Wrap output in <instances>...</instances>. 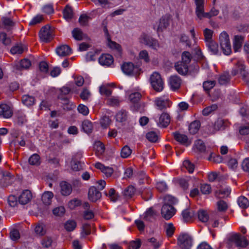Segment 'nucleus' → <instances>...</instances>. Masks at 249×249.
Listing matches in <instances>:
<instances>
[{"label":"nucleus","instance_id":"1","mask_svg":"<svg viewBox=\"0 0 249 249\" xmlns=\"http://www.w3.org/2000/svg\"><path fill=\"white\" fill-rule=\"evenodd\" d=\"M196 6L195 13L199 19L203 18H210L212 17L217 16L219 14V10L213 7L209 12H204V0H195Z\"/></svg>","mask_w":249,"mask_h":249},{"label":"nucleus","instance_id":"2","mask_svg":"<svg viewBox=\"0 0 249 249\" xmlns=\"http://www.w3.org/2000/svg\"><path fill=\"white\" fill-rule=\"evenodd\" d=\"M150 82L152 88L157 92H160L163 90L164 84L159 73L153 72L150 76Z\"/></svg>","mask_w":249,"mask_h":249},{"label":"nucleus","instance_id":"3","mask_svg":"<svg viewBox=\"0 0 249 249\" xmlns=\"http://www.w3.org/2000/svg\"><path fill=\"white\" fill-rule=\"evenodd\" d=\"M219 42L223 53L229 55L231 52V45L228 34L223 31L219 36Z\"/></svg>","mask_w":249,"mask_h":249},{"label":"nucleus","instance_id":"4","mask_svg":"<svg viewBox=\"0 0 249 249\" xmlns=\"http://www.w3.org/2000/svg\"><path fill=\"white\" fill-rule=\"evenodd\" d=\"M193 239L191 236L187 233H181L178 238V244L184 249H190L192 246Z\"/></svg>","mask_w":249,"mask_h":249},{"label":"nucleus","instance_id":"5","mask_svg":"<svg viewBox=\"0 0 249 249\" xmlns=\"http://www.w3.org/2000/svg\"><path fill=\"white\" fill-rule=\"evenodd\" d=\"M14 176L8 171H1L0 173V185L6 187L12 184L14 180Z\"/></svg>","mask_w":249,"mask_h":249},{"label":"nucleus","instance_id":"6","mask_svg":"<svg viewBox=\"0 0 249 249\" xmlns=\"http://www.w3.org/2000/svg\"><path fill=\"white\" fill-rule=\"evenodd\" d=\"M230 240L238 247L246 248L249 244L246 237L239 233H236L231 236Z\"/></svg>","mask_w":249,"mask_h":249},{"label":"nucleus","instance_id":"7","mask_svg":"<svg viewBox=\"0 0 249 249\" xmlns=\"http://www.w3.org/2000/svg\"><path fill=\"white\" fill-rule=\"evenodd\" d=\"M39 37L41 41L48 42L53 38V31L51 27L46 25L42 27L39 32Z\"/></svg>","mask_w":249,"mask_h":249},{"label":"nucleus","instance_id":"8","mask_svg":"<svg viewBox=\"0 0 249 249\" xmlns=\"http://www.w3.org/2000/svg\"><path fill=\"white\" fill-rule=\"evenodd\" d=\"M175 209L171 205L164 204L161 208V215L166 220L170 219L175 214Z\"/></svg>","mask_w":249,"mask_h":249},{"label":"nucleus","instance_id":"9","mask_svg":"<svg viewBox=\"0 0 249 249\" xmlns=\"http://www.w3.org/2000/svg\"><path fill=\"white\" fill-rule=\"evenodd\" d=\"M121 69L123 72L127 75H133L135 71L138 69V68L137 67H135L131 62L124 63L121 66Z\"/></svg>","mask_w":249,"mask_h":249},{"label":"nucleus","instance_id":"10","mask_svg":"<svg viewBox=\"0 0 249 249\" xmlns=\"http://www.w3.org/2000/svg\"><path fill=\"white\" fill-rule=\"evenodd\" d=\"M13 112L11 106L6 104L0 105V116L4 118H9L12 117Z\"/></svg>","mask_w":249,"mask_h":249},{"label":"nucleus","instance_id":"11","mask_svg":"<svg viewBox=\"0 0 249 249\" xmlns=\"http://www.w3.org/2000/svg\"><path fill=\"white\" fill-rule=\"evenodd\" d=\"M156 121L159 126L166 127L170 124V117L168 113L163 112L160 115L158 120H156Z\"/></svg>","mask_w":249,"mask_h":249},{"label":"nucleus","instance_id":"12","mask_svg":"<svg viewBox=\"0 0 249 249\" xmlns=\"http://www.w3.org/2000/svg\"><path fill=\"white\" fill-rule=\"evenodd\" d=\"M181 79L177 75H172L169 79V85L173 90L178 89L181 85Z\"/></svg>","mask_w":249,"mask_h":249},{"label":"nucleus","instance_id":"13","mask_svg":"<svg viewBox=\"0 0 249 249\" xmlns=\"http://www.w3.org/2000/svg\"><path fill=\"white\" fill-rule=\"evenodd\" d=\"M89 199L92 202H95L101 197V193L94 186L89 188L88 193Z\"/></svg>","mask_w":249,"mask_h":249},{"label":"nucleus","instance_id":"14","mask_svg":"<svg viewBox=\"0 0 249 249\" xmlns=\"http://www.w3.org/2000/svg\"><path fill=\"white\" fill-rule=\"evenodd\" d=\"M56 53L61 57H65L71 53V48L67 45H62L56 48Z\"/></svg>","mask_w":249,"mask_h":249},{"label":"nucleus","instance_id":"15","mask_svg":"<svg viewBox=\"0 0 249 249\" xmlns=\"http://www.w3.org/2000/svg\"><path fill=\"white\" fill-rule=\"evenodd\" d=\"M32 197L31 191L25 190L18 197V202L21 205H25L31 200Z\"/></svg>","mask_w":249,"mask_h":249},{"label":"nucleus","instance_id":"16","mask_svg":"<svg viewBox=\"0 0 249 249\" xmlns=\"http://www.w3.org/2000/svg\"><path fill=\"white\" fill-rule=\"evenodd\" d=\"M99 62L101 65L109 66L113 62V58L109 54H103L99 58Z\"/></svg>","mask_w":249,"mask_h":249},{"label":"nucleus","instance_id":"17","mask_svg":"<svg viewBox=\"0 0 249 249\" xmlns=\"http://www.w3.org/2000/svg\"><path fill=\"white\" fill-rule=\"evenodd\" d=\"M61 194L64 196L70 195L72 192V187L70 183L66 181H62L60 184Z\"/></svg>","mask_w":249,"mask_h":249},{"label":"nucleus","instance_id":"18","mask_svg":"<svg viewBox=\"0 0 249 249\" xmlns=\"http://www.w3.org/2000/svg\"><path fill=\"white\" fill-rule=\"evenodd\" d=\"M174 136L175 140L182 144L188 146L191 143V142L188 140L187 136L185 134L175 132Z\"/></svg>","mask_w":249,"mask_h":249},{"label":"nucleus","instance_id":"19","mask_svg":"<svg viewBox=\"0 0 249 249\" xmlns=\"http://www.w3.org/2000/svg\"><path fill=\"white\" fill-rule=\"evenodd\" d=\"M175 67L177 72L182 75H186L188 71V65L181 61L177 62L175 64Z\"/></svg>","mask_w":249,"mask_h":249},{"label":"nucleus","instance_id":"20","mask_svg":"<svg viewBox=\"0 0 249 249\" xmlns=\"http://www.w3.org/2000/svg\"><path fill=\"white\" fill-rule=\"evenodd\" d=\"M95 167L97 169L100 170L107 177H110L113 173V169L112 168L105 166L104 165L100 162L96 163Z\"/></svg>","mask_w":249,"mask_h":249},{"label":"nucleus","instance_id":"21","mask_svg":"<svg viewBox=\"0 0 249 249\" xmlns=\"http://www.w3.org/2000/svg\"><path fill=\"white\" fill-rule=\"evenodd\" d=\"M195 215L194 211L190 209L184 210L182 212L183 220L185 222H190Z\"/></svg>","mask_w":249,"mask_h":249},{"label":"nucleus","instance_id":"22","mask_svg":"<svg viewBox=\"0 0 249 249\" xmlns=\"http://www.w3.org/2000/svg\"><path fill=\"white\" fill-rule=\"evenodd\" d=\"M244 40V37L242 36L236 35L234 36L233 40V50L235 52H238L241 49L243 42Z\"/></svg>","mask_w":249,"mask_h":249},{"label":"nucleus","instance_id":"23","mask_svg":"<svg viewBox=\"0 0 249 249\" xmlns=\"http://www.w3.org/2000/svg\"><path fill=\"white\" fill-rule=\"evenodd\" d=\"M53 197V194L52 192L46 191L43 194L41 199L43 204L48 206L51 204Z\"/></svg>","mask_w":249,"mask_h":249},{"label":"nucleus","instance_id":"24","mask_svg":"<svg viewBox=\"0 0 249 249\" xmlns=\"http://www.w3.org/2000/svg\"><path fill=\"white\" fill-rule=\"evenodd\" d=\"M31 65V62L29 59H23L15 65V68L18 70L27 69L30 67Z\"/></svg>","mask_w":249,"mask_h":249},{"label":"nucleus","instance_id":"25","mask_svg":"<svg viewBox=\"0 0 249 249\" xmlns=\"http://www.w3.org/2000/svg\"><path fill=\"white\" fill-rule=\"evenodd\" d=\"M63 17L67 21L71 20L73 17V12L72 8L69 5L66 6L63 11Z\"/></svg>","mask_w":249,"mask_h":249},{"label":"nucleus","instance_id":"26","mask_svg":"<svg viewBox=\"0 0 249 249\" xmlns=\"http://www.w3.org/2000/svg\"><path fill=\"white\" fill-rule=\"evenodd\" d=\"M206 45L208 47L209 51L213 54H217L219 52L218 44L213 40L209 42L206 43Z\"/></svg>","mask_w":249,"mask_h":249},{"label":"nucleus","instance_id":"27","mask_svg":"<svg viewBox=\"0 0 249 249\" xmlns=\"http://www.w3.org/2000/svg\"><path fill=\"white\" fill-rule=\"evenodd\" d=\"M200 123L199 121L196 120L192 122L189 126V131L190 134H195L199 129Z\"/></svg>","mask_w":249,"mask_h":249},{"label":"nucleus","instance_id":"28","mask_svg":"<svg viewBox=\"0 0 249 249\" xmlns=\"http://www.w3.org/2000/svg\"><path fill=\"white\" fill-rule=\"evenodd\" d=\"M71 33L72 37L76 40H82L86 36L82 30L78 28H74Z\"/></svg>","mask_w":249,"mask_h":249},{"label":"nucleus","instance_id":"29","mask_svg":"<svg viewBox=\"0 0 249 249\" xmlns=\"http://www.w3.org/2000/svg\"><path fill=\"white\" fill-rule=\"evenodd\" d=\"M15 116L17 119V123L19 125H22L27 122V118L26 115L22 111H18L16 112Z\"/></svg>","mask_w":249,"mask_h":249},{"label":"nucleus","instance_id":"30","mask_svg":"<svg viewBox=\"0 0 249 249\" xmlns=\"http://www.w3.org/2000/svg\"><path fill=\"white\" fill-rule=\"evenodd\" d=\"M245 66L242 64H239V70L242 76V79L249 85V80L248 79L249 72L245 70Z\"/></svg>","mask_w":249,"mask_h":249},{"label":"nucleus","instance_id":"31","mask_svg":"<svg viewBox=\"0 0 249 249\" xmlns=\"http://www.w3.org/2000/svg\"><path fill=\"white\" fill-rule=\"evenodd\" d=\"M231 192L230 187L222 188L216 192L215 196L218 198L226 197L230 194Z\"/></svg>","mask_w":249,"mask_h":249},{"label":"nucleus","instance_id":"32","mask_svg":"<svg viewBox=\"0 0 249 249\" xmlns=\"http://www.w3.org/2000/svg\"><path fill=\"white\" fill-rule=\"evenodd\" d=\"M58 98L63 101L62 104L64 109L70 110L74 107L72 103L70 102L67 98L63 97L61 95L58 96Z\"/></svg>","mask_w":249,"mask_h":249},{"label":"nucleus","instance_id":"33","mask_svg":"<svg viewBox=\"0 0 249 249\" xmlns=\"http://www.w3.org/2000/svg\"><path fill=\"white\" fill-rule=\"evenodd\" d=\"M107 41L108 46L112 49L116 50L118 54L120 56L122 52V48L121 46L115 42L111 41L110 38L108 37H107Z\"/></svg>","mask_w":249,"mask_h":249},{"label":"nucleus","instance_id":"34","mask_svg":"<svg viewBox=\"0 0 249 249\" xmlns=\"http://www.w3.org/2000/svg\"><path fill=\"white\" fill-rule=\"evenodd\" d=\"M167 101V99L163 98V97H160L155 99V103L158 109L160 110H162V109L166 107Z\"/></svg>","mask_w":249,"mask_h":249},{"label":"nucleus","instance_id":"35","mask_svg":"<svg viewBox=\"0 0 249 249\" xmlns=\"http://www.w3.org/2000/svg\"><path fill=\"white\" fill-rule=\"evenodd\" d=\"M226 125V122L222 119H219L216 122H215L214 124V130L210 132L211 133H214L215 131H217L219 130L224 129ZM210 133V131H209Z\"/></svg>","mask_w":249,"mask_h":249},{"label":"nucleus","instance_id":"36","mask_svg":"<svg viewBox=\"0 0 249 249\" xmlns=\"http://www.w3.org/2000/svg\"><path fill=\"white\" fill-rule=\"evenodd\" d=\"M135 192V189L133 186H129L123 191V195L126 198H130L133 196Z\"/></svg>","mask_w":249,"mask_h":249},{"label":"nucleus","instance_id":"37","mask_svg":"<svg viewBox=\"0 0 249 249\" xmlns=\"http://www.w3.org/2000/svg\"><path fill=\"white\" fill-rule=\"evenodd\" d=\"M237 203L242 209H246L249 206V201L244 196H241L238 197Z\"/></svg>","mask_w":249,"mask_h":249},{"label":"nucleus","instance_id":"38","mask_svg":"<svg viewBox=\"0 0 249 249\" xmlns=\"http://www.w3.org/2000/svg\"><path fill=\"white\" fill-rule=\"evenodd\" d=\"M82 128L86 133H90L93 129L92 124L89 120H85L82 123Z\"/></svg>","mask_w":249,"mask_h":249},{"label":"nucleus","instance_id":"39","mask_svg":"<svg viewBox=\"0 0 249 249\" xmlns=\"http://www.w3.org/2000/svg\"><path fill=\"white\" fill-rule=\"evenodd\" d=\"M22 101L25 105L31 106L33 105L35 103V98L33 96L28 95H24L22 96Z\"/></svg>","mask_w":249,"mask_h":249},{"label":"nucleus","instance_id":"40","mask_svg":"<svg viewBox=\"0 0 249 249\" xmlns=\"http://www.w3.org/2000/svg\"><path fill=\"white\" fill-rule=\"evenodd\" d=\"M218 81L220 85H226L229 83L230 76L228 73H224L219 76Z\"/></svg>","mask_w":249,"mask_h":249},{"label":"nucleus","instance_id":"41","mask_svg":"<svg viewBox=\"0 0 249 249\" xmlns=\"http://www.w3.org/2000/svg\"><path fill=\"white\" fill-rule=\"evenodd\" d=\"M146 46L156 51L161 47L159 41L153 37Z\"/></svg>","mask_w":249,"mask_h":249},{"label":"nucleus","instance_id":"42","mask_svg":"<svg viewBox=\"0 0 249 249\" xmlns=\"http://www.w3.org/2000/svg\"><path fill=\"white\" fill-rule=\"evenodd\" d=\"M127 117V112L125 110H121L117 113L116 119L118 122H123L126 120Z\"/></svg>","mask_w":249,"mask_h":249},{"label":"nucleus","instance_id":"43","mask_svg":"<svg viewBox=\"0 0 249 249\" xmlns=\"http://www.w3.org/2000/svg\"><path fill=\"white\" fill-rule=\"evenodd\" d=\"M91 233V226L88 223L84 224L82 226L81 235L82 237H85L86 236L90 234Z\"/></svg>","mask_w":249,"mask_h":249},{"label":"nucleus","instance_id":"44","mask_svg":"<svg viewBox=\"0 0 249 249\" xmlns=\"http://www.w3.org/2000/svg\"><path fill=\"white\" fill-rule=\"evenodd\" d=\"M84 165V162L81 161L72 160L71 161V169L72 170L75 171H80L83 169V166Z\"/></svg>","mask_w":249,"mask_h":249},{"label":"nucleus","instance_id":"45","mask_svg":"<svg viewBox=\"0 0 249 249\" xmlns=\"http://www.w3.org/2000/svg\"><path fill=\"white\" fill-rule=\"evenodd\" d=\"M2 28L9 29L14 25V22L8 18H2Z\"/></svg>","mask_w":249,"mask_h":249},{"label":"nucleus","instance_id":"46","mask_svg":"<svg viewBox=\"0 0 249 249\" xmlns=\"http://www.w3.org/2000/svg\"><path fill=\"white\" fill-rule=\"evenodd\" d=\"M35 231L39 235H44L46 233L45 225L42 223H38L35 228Z\"/></svg>","mask_w":249,"mask_h":249},{"label":"nucleus","instance_id":"47","mask_svg":"<svg viewBox=\"0 0 249 249\" xmlns=\"http://www.w3.org/2000/svg\"><path fill=\"white\" fill-rule=\"evenodd\" d=\"M76 225L74 220H68L65 223L64 227L68 231H71L75 229Z\"/></svg>","mask_w":249,"mask_h":249},{"label":"nucleus","instance_id":"48","mask_svg":"<svg viewBox=\"0 0 249 249\" xmlns=\"http://www.w3.org/2000/svg\"><path fill=\"white\" fill-rule=\"evenodd\" d=\"M152 38V36L143 33L140 36L139 39L141 43L146 46Z\"/></svg>","mask_w":249,"mask_h":249},{"label":"nucleus","instance_id":"49","mask_svg":"<svg viewBox=\"0 0 249 249\" xmlns=\"http://www.w3.org/2000/svg\"><path fill=\"white\" fill-rule=\"evenodd\" d=\"M194 147L200 152H203L206 149L205 145L201 140H198L195 142Z\"/></svg>","mask_w":249,"mask_h":249},{"label":"nucleus","instance_id":"50","mask_svg":"<svg viewBox=\"0 0 249 249\" xmlns=\"http://www.w3.org/2000/svg\"><path fill=\"white\" fill-rule=\"evenodd\" d=\"M29 162L31 165H38L40 164V157L37 154H34L29 159Z\"/></svg>","mask_w":249,"mask_h":249},{"label":"nucleus","instance_id":"51","mask_svg":"<svg viewBox=\"0 0 249 249\" xmlns=\"http://www.w3.org/2000/svg\"><path fill=\"white\" fill-rule=\"evenodd\" d=\"M169 25V22L167 18H162L160 19V23L158 28V31H162L166 29Z\"/></svg>","mask_w":249,"mask_h":249},{"label":"nucleus","instance_id":"52","mask_svg":"<svg viewBox=\"0 0 249 249\" xmlns=\"http://www.w3.org/2000/svg\"><path fill=\"white\" fill-rule=\"evenodd\" d=\"M99 92L101 95H105L107 97L109 96L112 93V91L108 89L107 85H102L100 86L99 88Z\"/></svg>","mask_w":249,"mask_h":249},{"label":"nucleus","instance_id":"53","mask_svg":"<svg viewBox=\"0 0 249 249\" xmlns=\"http://www.w3.org/2000/svg\"><path fill=\"white\" fill-rule=\"evenodd\" d=\"M132 150L127 146L125 145L124 146L121 152V156L123 158H128L131 154Z\"/></svg>","mask_w":249,"mask_h":249},{"label":"nucleus","instance_id":"54","mask_svg":"<svg viewBox=\"0 0 249 249\" xmlns=\"http://www.w3.org/2000/svg\"><path fill=\"white\" fill-rule=\"evenodd\" d=\"M213 34V31L209 29L206 28L204 30V36L206 43L209 42L213 40L212 39Z\"/></svg>","mask_w":249,"mask_h":249},{"label":"nucleus","instance_id":"55","mask_svg":"<svg viewBox=\"0 0 249 249\" xmlns=\"http://www.w3.org/2000/svg\"><path fill=\"white\" fill-rule=\"evenodd\" d=\"M94 148L99 155L103 154L105 150L104 144L100 142H96L94 144Z\"/></svg>","mask_w":249,"mask_h":249},{"label":"nucleus","instance_id":"56","mask_svg":"<svg viewBox=\"0 0 249 249\" xmlns=\"http://www.w3.org/2000/svg\"><path fill=\"white\" fill-rule=\"evenodd\" d=\"M166 233L168 237H171L174 233L175 228L171 223L166 224L165 226Z\"/></svg>","mask_w":249,"mask_h":249},{"label":"nucleus","instance_id":"57","mask_svg":"<svg viewBox=\"0 0 249 249\" xmlns=\"http://www.w3.org/2000/svg\"><path fill=\"white\" fill-rule=\"evenodd\" d=\"M142 95L140 93L135 92L130 94L129 99L133 103H137L140 100Z\"/></svg>","mask_w":249,"mask_h":249},{"label":"nucleus","instance_id":"58","mask_svg":"<svg viewBox=\"0 0 249 249\" xmlns=\"http://www.w3.org/2000/svg\"><path fill=\"white\" fill-rule=\"evenodd\" d=\"M120 101L118 97H111L107 99V104L110 106H117Z\"/></svg>","mask_w":249,"mask_h":249},{"label":"nucleus","instance_id":"59","mask_svg":"<svg viewBox=\"0 0 249 249\" xmlns=\"http://www.w3.org/2000/svg\"><path fill=\"white\" fill-rule=\"evenodd\" d=\"M184 167L188 170L189 173H192L195 169V165L189 160H185L183 162Z\"/></svg>","mask_w":249,"mask_h":249},{"label":"nucleus","instance_id":"60","mask_svg":"<svg viewBox=\"0 0 249 249\" xmlns=\"http://www.w3.org/2000/svg\"><path fill=\"white\" fill-rule=\"evenodd\" d=\"M198 219L203 222H206L209 219L208 215L204 210H199L197 212Z\"/></svg>","mask_w":249,"mask_h":249},{"label":"nucleus","instance_id":"61","mask_svg":"<svg viewBox=\"0 0 249 249\" xmlns=\"http://www.w3.org/2000/svg\"><path fill=\"white\" fill-rule=\"evenodd\" d=\"M90 17L86 14L81 15L79 18V22L81 26H85L88 24Z\"/></svg>","mask_w":249,"mask_h":249},{"label":"nucleus","instance_id":"62","mask_svg":"<svg viewBox=\"0 0 249 249\" xmlns=\"http://www.w3.org/2000/svg\"><path fill=\"white\" fill-rule=\"evenodd\" d=\"M192 59V56L189 52H184L182 54V61L187 65L189 64Z\"/></svg>","mask_w":249,"mask_h":249},{"label":"nucleus","instance_id":"63","mask_svg":"<svg viewBox=\"0 0 249 249\" xmlns=\"http://www.w3.org/2000/svg\"><path fill=\"white\" fill-rule=\"evenodd\" d=\"M146 138L149 141L155 142L157 141L158 136L155 132L151 131L146 134Z\"/></svg>","mask_w":249,"mask_h":249},{"label":"nucleus","instance_id":"64","mask_svg":"<svg viewBox=\"0 0 249 249\" xmlns=\"http://www.w3.org/2000/svg\"><path fill=\"white\" fill-rule=\"evenodd\" d=\"M0 41L5 45H9L11 43V39L7 37L5 33H0Z\"/></svg>","mask_w":249,"mask_h":249}]
</instances>
